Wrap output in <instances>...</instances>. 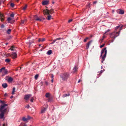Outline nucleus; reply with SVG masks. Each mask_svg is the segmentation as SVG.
<instances>
[{
    "label": "nucleus",
    "mask_w": 126,
    "mask_h": 126,
    "mask_svg": "<svg viewBox=\"0 0 126 126\" xmlns=\"http://www.w3.org/2000/svg\"><path fill=\"white\" fill-rule=\"evenodd\" d=\"M123 25H119L115 28V31L110 34L111 38L115 39L120 34V31L122 30Z\"/></svg>",
    "instance_id": "obj_1"
},
{
    "label": "nucleus",
    "mask_w": 126,
    "mask_h": 126,
    "mask_svg": "<svg viewBox=\"0 0 126 126\" xmlns=\"http://www.w3.org/2000/svg\"><path fill=\"white\" fill-rule=\"evenodd\" d=\"M43 14L45 16L48 15L46 18L47 19L50 20L52 18V16L50 14H52L53 11L52 10H48L47 9L44 10L43 11Z\"/></svg>",
    "instance_id": "obj_2"
},
{
    "label": "nucleus",
    "mask_w": 126,
    "mask_h": 126,
    "mask_svg": "<svg viewBox=\"0 0 126 126\" xmlns=\"http://www.w3.org/2000/svg\"><path fill=\"white\" fill-rule=\"evenodd\" d=\"M0 103L2 104L1 105L0 108V112H2L5 113L8 111V112L9 110H8V107H6L8 105V104H6L4 103V101H1Z\"/></svg>",
    "instance_id": "obj_3"
},
{
    "label": "nucleus",
    "mask_w": 126,
    "mask_h": 126,
    "mask_svg": "<svg viewBox=\"0 0 126 126\" xmlns=\"http://www.w3.org/2000/svg\"><path fill=\"white\" fill-rule=\"evenodd\" d=\"M107 53L106 47L103 49L101 52L100 57H102V63H103V61L105 60V58L106 57Z\"/></svg>",
    "instance_id": "obj_4"
},
{
    "label": "nucleus",
    "mask_w": 126,
    "mask_h": 126,
    "mask_svg": "<svg viewBox=\"0 0 126 126\" xmlns=\"http://www.w3.org/2000/svg\"><path fill=\"white\" fill-rule=\"evenodd\" d=\"M69 75L67 73H65L60 75L63 81H66L68 78Z\"/></svg>",
    "instance_id": "obj_5"
},
{
    "label": "nucleus",
    "mask_w": 126,
    "mask_h": 126,
    "mask_svg": "<svg viewBox=\"0 0 126 126\" xmlns=\"http://www.w3.org/2000/svg\"><path fill=\"white\" fill-rule=\"evenodd\" d=\"M32 96V95L31 94H28L25 95L24 96V99L26 100H28L30 97Z\"/></svg>",
    "instance_id": "obj_6"
},
{
    "label": "nucleus",
    "mask_w": 126,
    "mask_h": 126,
    "mask_svg": "<svg viewBox=\"0 0 126 126\" xmlns=\"http://www.w3.org/2000/svg\"><path fill=\"white\" fill-rule=\"evenodd\" d=\"M11 57L13 59H15L17 57L16 52H12L11 56Z\"/></svg>",
    "instance_id": "obj_7"
},
{
    "label": "nucleus",
    "mask_w": 126,
    "mask_h": 126,
    "mask_svg": "<svg viewBox=\"0 0 126 126\" xmlns=\"http://www.w3.org/2000/svg\"><path fill=\"white\" fill-rule=\"evenodd\" d=\"M49 2V0H43L42 2V4L43 5H46L48 4Z\"/></svg>",
    "instance_id": "obj_8"
},
{
    "label": "nucleus",
    "mask_w": 126,
    "mask_h": 126,
    "mask_svg": "<svg viewBox=\"0 0 126 126\" xmlns=\"http://www.w3.org/2000/svg\"><path fill=\"white\" fill-rule=\"evenodd\" d=\"M5 112H1V113L0 114V118L1 119H3V120H4V114Z\"/></svg>",
    "instance_id": "obj_9"
},
{
    "label": "nucleus",
    "mask_w": 126,
    "mask_h": 126,
    "mask_svg": "<svg viewBox=\"0 0 126 126\" xmlns=\"http://www.w3.org/2000/svg\"><path fill=\"white\" fill-rule=\"evenodd\" d=\"M92 40H91L89 41L88 43H87L86 45V49H88L89 48V46L91 44V43L92 42Z\"/></svg>",
    "instance_id": "obj_10"
},
{
    "label": "nucleus",
    "mask_w": 126,
    "mask_h": 126,
    "mask_svg": "<svg viewBox=\"0 0 126 126\" xmlns=\"http://www.w3.org/2000/svg\"><path fill=\"white\" fill-rule=\"evenodd\" d=\"M12 19L10 17H9L7 18V20L9 23L11 24L13 23L14 21H11Z\"/></svg>",
    "instance_id": "obj_11"
},
{
    "label": "nucleus",
    "mask_w": 126,
    "mask_h": 126,
    "mask_svg": "<svg viewBox=\"0 0 126 126\" xmlns=\"http://www.w3.org/2000/svg\"><path fill=\"white\" fill-rule=\"evenodd\" d=\"M27 21V20L26 19L23 20H21L20 23L22 24H25Z\"/></svg>",
    "instance_id": "obj_12"
},
{
    "label": "nucleus",
    "mask_w": 126,
    "mask_h": 126,
    "mask_svg": "<svg viewBox=\"0 0 126 126\" xmlns=\"http://www.w3.org/2000/svg\"><path fill=\"white\" fill-rule=\"evenodd\" d=\"M45 38H40L39 39L38 41L39 42H42L45 41Z\"/></svg>",
    "instance_id": "obj_13"
},
{
    "label": "nucleus",
    "mask_w": 126,
    "mask_h": 126,
    "mask_svg": "<svg viewBox=\"0 0 126 126\" xmlns=\"http://www.w3.org/2000/svg\"><path fill=\"white\" fill-rule=\"evenodd\" d=\"M119 11L118 13L120 14H124V12L123 10H122L121 9H119Z\"/></svg>",
    "instance_id": "obj_14"
},
{
    "label": "nucleus",
    "mask_w": 126,
    "mask_h": 126,
    "mask_svg": "<svg viewBox=\"0 0 126 126\" xmlns=\"http://www.w3.org/2000/svg\"><path fill=\"white\" fill-rule=\"evenodd\" d=\"M2 86L4 88H5L7 87L8 85L6 83H4L2 84Z\"/></svg>",
    "instance_id": "obj_15"
},
{
    "label": "nucleus",
    "mask_w": 126,
    "mask_h": 126,
    "mask_svg": "<svg viewBox=\"0 0 126 126\" xmlns=\"http://www.w3.org/2000/svg\"><path fill=\"white\" fill-rule=\"evenodd\" d=\"M46 110V108H44L43 109H42L41 111V113H43L45 112Z\"/></svg>",
    "instance_id": "obj_16"
},
{
    "label": "nucleus",
    "mask_w": 126,
    "mask_h": 126,
    "mask_svg": "<svg viewBox=\"0 0 126 126\" xmlns=\"http://www.w3.org/2000/svg\"><path fill=\"white\" fill-rule=\"evenodd\" d=\"M13 80V79L11 77L9 78L8 79V81L9 82H11Z\"/></svg>",
    "instance_id": "obj_17"
},
{
    "label": "nucleus",
    "mask_w": 126,
    "mask_h": 126,
    "mask_svg": "<svg viewBox=\"0 0 126 126\" xmlns=\"http://www.w3.org/2000/svg\"><path fill=\"white\" fill-rule=\"evenodd\" d=\"M78 68L76 66H75V67L73 69V72H75L77 71Z\"/></svg>",
    "instance_id": "obj_18"
},
{
    "label": "nucleus",
    "mask_w": 126,
    "mask_h": 126,
    "mask_svg": "<svg viewBox=\"0 0 126 126\" xmlns=\"http://www.w3.org/2000/svg\"><path fill=\"white\" fill-rule=\"evenodd\" d=\"M50 95V94L49 93H47L45 95V96L46 97H49Z\"/></svg>",
    "instance_id": "obj_19"
},
{
    "label": "nucleus",
    "mask_w": 126,
    "mask_h": 126,
    "mask_svg": "<svg viewBox=\"0 0 126 126\" xmlns=\"http://www.w3.org/2000/svg\"><path fill=\"white\" fill-rule=\"evenodd\" d=\"M22 120L23 121L26 122L28 119L27 118H26L25 117H23Z\"/></svg>",
    "instance_id": "obj_20"
},
{
    "label": "nucleus",
    "mask_w": 126,
    "mask_h": 126,
    "mask_svg": "<svg viewBox=\"0 0 126 126\" xmlns=\"http://www.w3.org/2000/svg\"><path fill=\"white\" fill-rule=\"evenodd\" d=\"M15 48V47L14 46H12L11 47L10 49L12 51H14L15 50L14 48Z\"/></svg>",
    "instance_id": "obj_21"
},
{
    "label": "nucleus",
    "mask_w": 126,
    "mask_h": 126,
    "mask_svg": "<svg viewBox=\"0 0 126 126\" xmlns=\"http://www.w3.org/2000/svg\"><path fill=\"white\" fill-rule=\"evenodd\" d=\"M3 70H4V71L3 72L5 74H7V72H8V71H7V69H5H5H3Z\"/></svg>",
    "instance_id": "obj_22"
},
{
    "label": "nucleus",
    "mask_w": 126,
    "mask_h": 126,
    "mask_svg": "<svg viewBox=\"0 0 126 126\" xmlns=\"http://www.w3.org/2000/svg\"><path fill=\"white\" fill-rule=\"evenodd\" d=\"M52 53L51 50H49L47 52V54L48 55H50Z\"/></svg>",
    "instance_id": "obj_23"
},
{
    "label": "nucleus",
    "mask_w": 126,
    "mask_h": 126,
    "mask_svg": "<svg viewBox=\"0 0 126 126\" xmlns=\"http://www.w3.org/2000/svg\"><path fill=\"white\" fill-rule=\"evenodd\" d=\"M10 60L9 59H6L5 60V61L7 63H9L10 62Z\"/></svg>",
    "instance_id": "obj_24"
},
{
    "label": "nucleus",
    "mask_w": 126,
    "mask_h": 126,
    "mask_svg": "<svg viewBox=\"0 0 126 126\" xmlns=\"http://www.w3.org/2000/svg\"><path fill=\"white\" fill-rule=\"evenodd\" d=\"M20 126H27L26 124L24 123H21L20 125Z\"/></svg>",
    "instance_id": "obj_25"
},
{
    "label": "nucleus",
    "mask_w": 126,
    "mask_h": 126,
    "mask_svg": "<svg viewBox=\"0 0 126 126\" xmlns=\"http://www.w3.org/2000/svg\"><path fill=\"white\" fill-rule=\"evenodd\" d=\"M15 87H13L12 92V94H14V93L15 92Z\"/></svg>",
    "instance_id": "obj_26"
},
{
    "label": "nucleus",
    "mask_w": 126,
    "mask_h": 126,
    "mask_svg": "<svg viewBox=\"0 0 126 126\" xmlns=\"http://www.w3.org/2000/svg\"><path fill=\"white\" fill-rule=\"evenodd\" d=\"M36 20L39 21H42V19L40 18H39L38 17H37L36 18Z\"/></svg>",
    "instance_id": "obj_27"
},
{
    "label": "nucleus",
    "mask_w": 126,
    "mask_h": 126,
    "mask_svg": "<svg viewBox=\"0 0 126 126\" xmlns=\"http://www.w3.org/2000/svg\"><path fill=\"white\" fill-rule=\"evenodd\" d=\"M11 30L10 29H9L7 31V32L8 34H9L10 33V32H11Z\"/></svg>",
    "instance_id": "obj_28"
},
{
    "label": "nucleus",
    "mask_w": 126,
    "mask_h": 126,
    "mask_svg": "<svg viewBox=\"0 0 126 126\" xmlns=\"http://www.w3.org/2000/svg\"><path fill=\"white\" fill-rule=\"evenodd\" d=\"M27 7V5H25L24 6L23 8L22 9L24 10H25L26 9V8Z\"/></svg>",
    "instance_id": "obj_29"
},
{
    "label": "nucleus",
    "mask_w": 126,
    "mask_h": 126,
    "mask_svg": "<svg viewBox=\"0 0 126 126\" xmlns=\"http://www.w3.org/2000/svg\"><path fill=\"white\" fill-rule=\"evenodd\" d=\"M70 94H64L63 95V97H66L67 96H69Z\"/></svg>",
    "instance_id": "obj_30"
},
{
    "label": "nucleus",
    "mask_w": 126,
    "mask_h": 126,
    "mask_svg": "<svg viewBox=\"0 0 126 126\" xmlns=\"http://www.w3.org/2000/svg\"><path fill=\"white\" fill-rule=\"evenodd\" d=\"M5 69V67H3L1 68V69H0V72H1L3 70V69Z\"/></svg>",
    "instance_id": "obj_31"
},
{
    "label": "nucleus",
    "mask_w": 126,
    "mask_h": 126,
    "mask_svg": "<svg viewBox=\"0 0 126 126\" xmlns=\"http://www.w3.org/2000/svg\"><path fill=\"white\" fill-rule=\"evenodd\" d=\"M38 76H39L38 74H37V75H35V79H38Z\"/></svg>",
    "instance_id": "obj_32"
},
{
    "label": "nucleus",
    "mask_w": 126,
    "mask_h": 126,
    "mask_svg": "<svg viewBox=\"0 0 126 126\" xmlns=\"http://www.w3.org/2000/svg\"><path fill=\"white\" fill-rule=\"evenodd\" d=\"M34 99L33 97H32L30 100V101L31 102H33V100Z\"/></svg>",
    "instance_id": "obj_33"
},
{
    "label": "nucleus",
    "mask_w": 126,
    "mask_h": 126,
    "mask_svg": "<svg viewBox=\"0 0 126 126\" xmlns=\"http://www.w3.org/2000/svg\"><path fill=\"white\" fill-rule=\"evenodd\" d=\"M89 39V38L88 37H86L85 39H84V42H86L87 40Z\"/></svg>",
    "instance_id": "obj_34"
},
{
    "label": "nucleus",
    "mask_w": 126,
    "mask_h": 126,
    "mask_svg": "<svg viewBox=\"0 0 126 126\" xmlns=\"http://www.w3.org/2000/svg\"><path fill=\"white\" fill-rule=\"evenodd\" d=\"M47 100L48 102H50L52 101V99L50 98H48L47 99Z\"/></svg>",
    "instance_id": "obj_35"
},
{
    "label": "nucleus",
    "mask_w": 126,
    "mask_h": 126,
    "mask_svg": "<svg viewBox=\"0 0 126 126\" xmlns=\"http://www.w3.org/2000/svg\"><path fill=\"white\" fill-rule=\"evenodd\" d=\"M11 6L12 7H13L14 6V4L13 3H12L11 4Z\"/></svg>",
    "instance_id": "obj_36"
},
{
    "label": "nucleus",
    "mask_w": 126,
    "mask_h": 126,
    "mask_svg": "<svg viewBox=\"0 0 126 126\" xmlns=\"http://www.w3.org/2000/svg\"><path fill=\"white\" fill-rule=\"evenodd\" d=\"M56 41V40L55 39L54 40L53 42L51 43V44H53Z\"/></svg>",
    "instance_id": "obj_37"
},
{
    "label": "nucleus",
    "mask_w": 126,
    "mask_h": 126,
    "mask_svg": "<svg viewBox=\"0 0 126 126\" xmlns=\"http://www.w3.org/2000/svg\"><path fill=\"white\" fill-rule=\"evenodd\" d=\"M4 26L3 24H2L0 26V27L2 29L4 27Z\"/></svg>",
    "instance_id": "obj_38"
},
{
    "label": "nucleus",
    "mask_w": 126,
    "mask_h": 126,
    "mask_svg": "<svg viewBox=\"0 0 126 126\" xmlns=\"http://www.w3.org/2000/svg\"><path fill=\"white\" fill-rule=\"evenodd\" d=\"M14 16V14L13 13L12 14L10 15V16L11 17H13Z\"/></svg>",
    "instance_id": "obj_39"
},
{
    "label": "nucleus",
    "mask_w": 126,
    "mask_h": 126,
    "mask_svg": "<svg viewBox=\"0 0 126 126\" xmlns=\"http://www.w3.org/2000/svg\"><path fill=\"white\" fill-rule=\"evenodd\" d=\"M25 107L27 109H29L30 108V106L29 105H28Z\"/></svg>",
    "instance_id": "obj_40"
},
{
    "label": "nucleus",
    "mask_w": 126,
    "mask_h": 126,
    "mask_svg": "<svg viewBox=\"0 0 126 126\" xmlns=\"http://www.w3.org/2000/svg\"><path fill=\"white\" fill-rule=\"evenodd\" d=\"M110 31V30L109 29H108V30H107V31H106L105 32V33L106 34V33L107 32H109Z\"/></svg>",
    "instance_id": "obj_41"
},
{
    "label": "nucleus",
    "mask_w": 126,
    "mask_h": 126,
    "mask_svg": "<svg viewBox=\"0 0 126 126\" xmlns=\"http://www.w3.org/2000/svg\"><path fill=\"white\" fill-rule=\"evenodd\" d=\"M105 45V44H103L101 45L100 46V48H102Z\"/></svg>",
    "instance_id": "obj_42"
},
{
    "label": "nucleus",
    "mask_w": 126,
    "mask_h": 126,
    "mask_svg": "<svg viewBox=\"0 0 126 126\" xmlns=\"http://www.w3.org/2000/svg\"><path fill=\"white\" fill-rule=\"evenodd\" d=\"M0 18L3 17V15L2 14H0Z\"/></svg>",
    "instance_id": "obj_43"
},
{
    "label": "nucleus",
    "mask_w": 126,
    "mask_h": 126,
    "mask_svg": "<svg viewBox=\"0 0 126 126\" xmlns=\"http://www.w3.org/2000/svg\"><path fill=\"white\" fill-rule=\"evenodd\" d=\"M72 21V19H70L68 20V22L69 23H70V22H71Z\"/></svg>",
    "instance_id": "obj_44"
},
{
    "label": "nucleus",
    "mask_w": 126,
    "mask_h": 126,
    "mask_svg": "<svg viewBox=\"0 0 126 126\" xmlns=\"http://www.w3.org/2000/svg\"><path fill=\"white\" fill-rule=\"evenodd\" d=\"M61 39V38H56V39H55V40H56V41L57 40H60Z\"/></svg>",
    "instance_id": "obj_45"
},
{
    "label": "nucleus",
    "mask_w": 126,
    "mask_h": 126,
    "mask_svg": "<svg viewBox=\"0 0 126 126\" xmlns=\"http://www.w3.org/2000/svg\"><path fill=\"white\" fill-rule=\"evenodd\" d=\"M0 19L1 21H3L4 20V19L2 17L0 18Z\"/></svg>",
    "instance_id": "obj_46"
},
{
    "label": "nucleus",
    "mask_w": 126,
    "mask_h": 126,
    "mask_svg": "<svg viewBox=\"0 0 126 126\" xmlns=\"http://www.w3.org/2000/svg\"><path fill=\"white\" fill-rule=\"evenodd\" d=\"M111 38L112 39H113V40H111V41H110V43H112V42H113V41H114V40L115 39H113V38Z\"/></svg>",
    "instance_id": "obj_47"
},
{
    "label": "nucleus",
    "mask_w": 126,
    "mask_h": 126,
    "mask_svg": "<svg viewBox=\"0 0 126 126\" xmlns=\"http://www.w3.org/2000/svg\"><path fill=\"white\" fill-rule=\"evenodd\" d=\"M45 84H46L47 85H48V82L46 81H45Z\"/></svg>",
    "instance_id": "obj_48"
},
{
    "label": "nucleus",
    "mask_w": 126,
    "mask_h": 126,
    "mask_svg": "<svg viewBox=\"0 0 126 126\" xmlns=\"http://www.w3.org/2000/svg\"><path fill=\"white\" fill-rule=\"evenodd\" d=\"M30 118V117L29 116H28V119H29Z\"/></svg>",
    "instance_id": "obj_49"
},
{
    "label": "nucleus",
    "mask_w": 126,
    "mask_h": 126,
    "mask_svg": "<svg viewBox=\"0 0 126 126\" xmlns=\"http://www.w3.org/2000/svg\"><path fill=\"white\" fill-rule=\"evenodd\" d=\"M97 2V1H95L94 2H93V3L94 4H95V3H96Z\"/></svg>",
    "instance_id": "obj_50"
},
{
    "label": "nucleus",
    "mask_w": 126,
    "mask_h": 126,
    "mask_svg": "<svg viewBox=\"0 0 126 126\" xmlns=\"http://www.w3.org/2000/svg\"><path fill=\"white\" fill-rule=\"evenodd\" d=\"M7 95V94L6 93H5L4 94V96H6Z\"/></svg>",
    "instance_id": "obj_51"
},
{
    "label": "nucleus",
    "mask_w": 126,
    "mask_h": 126,
    "mask_svg": "<svg viewBox=\"0 0 126 126\" xmlns=\"http://www.w3.org/2000/svg\"><path fill=\"white\" fill-rule=\"evenodd\" d=\"M103 71L102 70H101L100 72V73H102L103 72Z\"/></svg>",
    "instance_id": "obj_52"
},
{
    "label": "nucleus",
    "mask_w": 126,
    "mask_h": 126,
    "mask_svg": "<svg viewBox=\"0 0 126 126\" xmlns=\"http://www.w3.org/2000/svg\"><path fill=\"white\" fill-rule=\"evenodd\" d=\"M105 35H104L103 37V39H104V38H105Z\"/></svg>",
    "instance_id": "obj_53"
},
{
    "label": "nucleus",
    "mask_w": 126,
    "mask_h": 126,
    "mask_svg": "<svg viewBox=\"0 0 126 126\" xmlns=\"http://www.w3.org/2000/svg\"><path fill=\"white\" fill-rule=\"evenodd\" d=\"M80 81V79H79V80H78V83Z\"/></svg>",
    "instance_id": "obj_54"
},
{
    "label": "nucleus",
    "mask_w": 126,
    "mask_h": 126,
    "mask_svg": "<svg viewBox=\"0 0 126 126\" xmlns=\"http://www.w3.org/2000/svg\"><path fill=\"white\" fill-rule=\"evenodd\" d=\"M13 97V96H11V97H10V98H11L12 99V98Z\"/></svg>",
    "instance_id": "obj_55"
},
{
    "label": "nucleus",
    "mask_w": 126,
    "mask_h": 126,
    "mask_svg": "<svg viewBox=\"0 0 126 126\" xmlns=\"http://www.w3.org/2000/svg\"><path fill=\"white\" fill-rule=\"evenodd\" d=\"M6 125L5 124H3V126H5Z\"/></svg>",
    "instance_id": "obj_56"
},
{
    "label": "nucleus",
    "mask_w": 126,
    "mask_h": 126,
    "mask_svg": "<svg viewBox=\"0 0 126 126\" xmlns=\"http://www.w3.org/2000/svg\"><path fill=\"white\" fill-rule=\"evenodd\" d=\"M51 82H53V79H52L51 80Z\"/></svg>",
    "instance_id": "obj_57"
},
{
    "label": "nucleus",
    "mask_w": 126,
    "mask_h": 126,
    "mask_svg": "<svg viewBox=\"0 0 126 126\" xmlns=\"http://www.w3.org/2000/svg\"><path fill=\"white\" fill-rule=\"evenodd\" d=\"M114 12V10H112V12L113 13V12Z\"/></svg>",
    "instance_id": "obj_58"
},
{
    "label": "nucleus",
    "mask_w": 126,
    "mask_h": 126,
    "mask_svg": "<svg viewBox=\"0 0 126 126\" xmlns=\"http://www.w3.org/2000/svg\"><path fill=\"white\" fill-rule=\"evenodd\" d=\"M29 44H30V45L31 44H32V43H31V42H29Z\"/></svg>",
    "instance_id": "obj_59"
},
{
    "label": "nucleus",
    "mask_w": 126,
    "mask_h": 126,
    "mask_svg": "<svg viewBox=\"0 0 126 126\" xmlns=\"http://www.w3.org/2000/svg\"><path fill=\"white\" fill-rule=\"evenodd\" d=\"M54 1H53V2H52V4H54Z\"/></svg>",
    "instance_id": "obj_60"
},
{
    "label": "nucleus",
    "mask_w": 126,
    "mask_h": 126,
    "mask_svg": "<svg viewBox=\"0 0 126 126\" xmlns=\"http://www.w3.org/2000/svg\"><path fill=\"white\" fill-rule=\"evenodd\" d=\"M41 84H43V82H41Z\"/></svg>",
    "instance_id": "obj_61"
},
{
    "label": "nucleus",
    "mask_w": 126,
    "mask_h": 126,
    "mask_svg": "<svg viewBox=\"0 0 126 126\" xmlns=\"http://www.w3.org/2000/svg\"><path fill=\"white\" fill-rule=\"evenodd\" d=\"M8 44V43H6L5 44L6 45H7Z\"/></svg>",
    "instance_id": "obj_62"
},
{
    "label": "nucleus",
    "mask_w": 126,
    "mask_h": 126,
    "mask_svg": "<svg viewBox=\"0 0 126 126\" xmlns=\"http://www.w3.org/2000/svg\"><path fill=\"white\" fill-rule=\"evenodd\" d=\"M103 39H103V38L102 39H101V40L102 41L103 40Z\"/></svg>",
    "instance_id": "obj_63"
},
{
    "label": "nucleus",
    "mask_w": 126,
    "mask_h": 126,
    "mask_svg": "<svg viewBox=\"0 0 126 126\" xmlns=\"http://www.w3.org/2000/svg\"><path fill=\"white\" fill-rule=\"evenodd\" d=\"M19 0H16L18 2Z\"/></svg>",
    "instance_id": "obj_64"
}]
</instances>
